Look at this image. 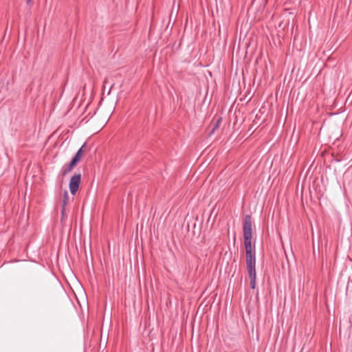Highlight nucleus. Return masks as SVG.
<instances>
[{
  "mask_svg": "<svg viewBox=\"0 0 352 352\" xmlns=\"http://www.w3.org/2000/svg\"><path fill=\"white\" fill-rule=\"evenodd\" d=\"M243 234L245 256L256 255L255 247L252 245V223L250 214H246L243 223Z\"/></svg>",
  "mask_w": 352,
  "mask_h": 352,
  "instance_id": "1",
  "label": "nucleus"
},
{
  "mask_svg": "<svg viewBox=\"0 0 352 352\" xmlns=\"http://www.w3.org/2000/svg\"><path fill=\"white\" fill-rule=\"evenodd\" d=\"M246 268L250 279V287L252 289H256V255L245 256Z\"/></svg>",
  "mask_w": 352,
  "mask_h": 352,
  "instance_id": "2",
  "label": "nucleus"
},
{
  "mask_svg": "<svg viewBox=\"0 0 352 352\" xmlns=\"http://www.w3.org/2000/svg\"><path fill=\"white\" fill-rule=\"evenodd\" d=\"M81 182V174L74 175L69 180V188L72 195H75L78 191Z\"/></svg>",
  "mask_w": 352,
  "mask_h": 352,
  "instance_id": "3",
  "label": "nucleus"
},
{
  "mask_svg": "<svg viewBox=\"0 0 352 352\" xmlns=\"http://www.w3.org/2000/svg\"><path fill=\"white\" fill-rule=\"evenodd\" d=\"M76 164L77 163H76L74 161L72 160L68 164L64 165L61 168V173L63 176H65L67 174L71 172Z\"/></svg>",
  "mask_w": 352,
  "mask_h": 352,
  "instance_id": "4",
  "label": "nucleus"
},
{
  "mask_svg": "<svg viewBox=\"0 0 352 352\" xmlns=\"http://www.w3.org/2000/svg\"><path fill=\"white\" fill-rule=\"evenodd\" d=\"M86 146V143H84L83 145L77 151L76 154L72 157V160L74 161L76 163H78L82 156L83 154V148Z\"/></svg>",
  "mask_w": 352,
  "mask_h": 352,
  "instance_id": "5",
  "label": "nucleus"
},
{
  "mask_svg": "<svg viewBox=\"0 0 352 352\" xmlns=\"http://www.w3.org/2000/svg\"><path fill=\"white\" fill-rule=\"evenodd\" d=\"M222 122V118L221 117H219L217 120L216 122L213 124V126L212 127V129L211 131L209 132V135H212L214 131L219 129L221 123Z\"/></svg>",
  "mask_w": 352,
  "mask_h": 352,
  "instance_id": "6",
  "label": "nucleus"
},
{
  "mask_svg": "<svg viewBox=\"0 0 352 352\" xmlns=\"http://www.w3.org/2000/svg\"><path fill=\"white\" fill-rule=\"evenodd\" d=\"M68 200H69L68 193L67 191H65V192L63 193V196L62 206H61L62 208L66 207Z\"/></svg>",
  "mask_w": 352,
  "mask_h": 352,
  "instance_id": "7",
  "label": "nucleus"
},
{
  "mask_svg": "<svg viewBox=\"0 0 352 352\" xmlns=\"http://www.w3.org/2000/svg\"><path fill=\"white\" fill-rule=\"evenodd\" d=\"M65 216V208L61 207V219H60L61 222H63Z\"/></svg>",
  "mask_w": 352,
  "mask_h": 352,
  "instance_id": "8",
  "label": "nucleus"
},
{
  "mask_svg": "<svg viewBox=\"0 0 352 352\" xmlns=\"http://www.w3.org/2000/svg\"><path fill=\"white\" fill-rule=\"evenodd\" d=\"M25 1L30 7H32L34 4V0H25Z\"/></svg>",
  "mask_w": 352,
  "mask_h": 352,
  "instance_id": "9",
  "label": "nucleus"
}]
</instances>
